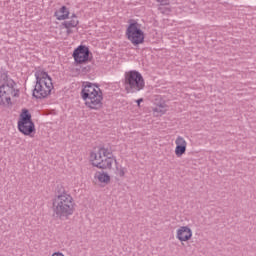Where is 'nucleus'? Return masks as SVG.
<instances>
[{
    "mask_svg": "<svg viewBox=\"0 0 256 256\" xmlns=\"http://www.w3.org/2000/svg\"><path fill=\"white\" fill-rule=\"evenodd\" d=\"M54 217L58 219H69L75 213V201L73 196L67 193L63 186H57L56 195L52 200Z\"/></svg>",
    "mask_w": 256,
    "mask_h": 256,
    "instance_id": "1",
    "label": "nucleus"
},
{
    "mask_svg": "<svg viewBox=\"0 0 256 256\" xmlns=\"http://www.w3.org/2000/svg\"><path fill=\"white\" fill-rule=\"evenodd\" d=\"M92 165L98 169H111L113 163L116 165V174L119 177H125V168L118 166L117 159L113 156V151L109 148L102 147L98 152H92L90 155Z\"/></svg>",
    "mask_w": 256,
    "mask_h": 256,
    "instance_id": "2",
    "label": "nucleus"
},
{
    "mask_svg": "<svg viewBox=\"0 0 256 256\" xmlns=\"http://www.w3.org/2000/svg\"><path fill=\"white\" fill-rule=\"evenodd\" d=\"M80 95L89 109L97 111L103 107V91L98 85L91 82L84 83Z\"/></svg>",
    "mask_w": 256,
    "mask_h": 256,
    "instance_id": "3",
    "label": "nucleus"
},
{
    "mask_svg": "<svg viewBox=\"0 0 256 256\" xmlns=\"http://www.w3.org/2000/svg\"><path fill=\"white\" fill-rule=\"evenodd\" d=\"M17 83L10 78L9 72H0V105L2 107H9L12 105L11 97H19V90L15 89Z\"/></svg>",
    "mask_w": 256,
    "mask_h": 256,
    "instance_id": "4",
    "label": "nucleus"
},
{
    "mask_svg": "<svg viewBox=\"0 0 256 256\" xmlns=\"http://www.w3.org/2000/svg\"><path fill=\"white\" fill-rule=\"evenodd\" d=\"M34 75L36 84L32 96L35 99H47L48 95H51V91H53V79L43 70H37Z\"/></svg>",
    "mask_w": 256,
    "mask_h": 256,
    "instance_id": "5",
    "label": "nucleus"
},
{
    "mask_svg": "<svg viewBox=\"0 0 256 256\" xmlns=\"http://www.w3.org/2000/svg\"><path fill=\"white\" fill-rule=\"evenodd\" d=\"M124 88L126 93H139L145 89V79L143 75L136 70H130L125 73Z\"/></svg>",
    "mask_w": 256,
    "mask_h": 256,
    "instance_id": "6",
    "label": "nucleus"
},
{
    "mask_svg": "<svg viewBox=\"0 0 256 256\" xmlns=\"http://www.w3.org/2000/svg\"><path fill=\"white\" fill-rule=\"evenodd\" d=\"M18 131L28 137H33L35 133V123L31 119V113L28 109H23L18 121Z\"/></svg>",
    "mask_w": 256,
    "mask_h": 256,
    "instance_id": "7",
    "label": "nucleus"
},
{
    "mask_svg": "<svg viewBox=\"0 0 256 256\" xmlns=\"http://www.w3.org/2000/svg\"><path fill=\"white\" fill-rule=\"evenodd\" d=\"M126 37L132 45H141L145 42V33L141 30V26L137 22H132L126 29Z\"/></svg>",
    "mask_w": 256,
    "mask_h": 256,
    "instance_id": "8",
    "label": "nucleus"
},
{
    "mask_svg": "<svg viewBox=\"0 0 256 256\" xmlns=\"http://www.w3.org/2000/svg\"><path fill=\"white\" fill-rule=\"evenodd\" d=\"M89 55H91V51L85 45L78 46L73 52L74 60L78 65L87 63L89 61Z\"/></svg>",
    "mask_w": 256,
    "mask_h": 256,
    "instance_id": "9",
    "label": "nucleus"
},
{
    "mask_svg": "<svg viewBox=\"0 0 256 256\" xmlns=\"http://www.w3.org/2000/svg\"><path fill=\"white\" fill-rule=\"evenodd\" d=\"M175 143V155L177 157H183V155H185V152L187 151V141H185L184 137L178 136L175 140Z\"/></svg>",
    "mask_w": 256,
    "mask_h": 256,
    "instance_id": "10",
    "label": "nucleus"
},
{
    "mask_svg": "<svg viewBox=\"0 0 256 256\" xmlns=\"http://www.w3.org/2000/svg\"><path fill=\"white\" fill-rule=\"evenodd\" d=\"M176 237L178 240H180L181 242L183 241H189V239H191L193 237V231L191 230V228H189L188 226H181L178 230H177V234Z\"/></svg>",
    "mask_w": 256,
    "mask_h": 256,
    "instance_id": "11",
    "label": "nucleus"
},
{
    "mask_svg": "<svg viewBox=\"0 0 256 256\" xmlns=\"http://www.w3.org/2000/svg\"><path fill=\"white\" fill-rule=\"evenodd\" d=\"M54 17L58 21H65V19H69V10H67V6H62L58 11L54 13Z\"/></svg>",
    "mask_w": 256,
    "mask_h": 256,
    "instance_id": "12",
    "label": "nucleus"
},
{
    "mask_svg": "<svg viewBox=\"0 0 256 256\" xmlns=\"http://www.w3.org/2000/svg\"><path fill=\"white\" fill-rule=\"evenodd\" d=\"M95 179H98V181L100 183H109V181H111V177L108 176L107 173H104V172H97L95 174Z\"/></svg>",
    "mask_w": 256,
    "mask_h": 256,
    "instance_id": "13",
    "label": "nucleus"
},
{
    "mask_svg": "<svg viewBox=\"0 0 256 256\" xmlns=\"http://www.w3.org/2000/svg\"><path fill=\"white\" fill-rule=\"evenodd\" d=\"M62 25L65 29H73L79 25V20L71 19L70 21H64Z\"/></svg>",
    "mask_w": 256,
    "mask_h": 256,
    "instance_id": "14",
    "label": "nucleus"
},
{
    "mask_svg": "<svg viewBox=\"0 0 256 256\" xmlns=\"http://www.w3.org/2000/svg\"><path fill=\"white\" fill-rule=\"evenodd\" d=\"M154 113H158V115H165L167 113V105L160 104L154 108Z\"/></svg>",
    "mask_w": 256,
    "mask_h": 256,
    "instance_id": "15",
    "label": "nucleus"
},
{
    "mask_svg": "<svg viewBox=\"0 0 256 256\" xmlns=\"http://www.w3.org/2000/svg\"><path fill=\"white\" fill-rule=\"evenodd\" d=\"M157 3H159V7H167L171 5V0H156Z\"/></svg>",
    "mask_w": 256,
    "mask_h": 256,
    "instance_id": "16",
    "label": "nucleus"
},
{
    "mask_svg": "<svg viewBox=\"0 0 256 256\" xmlns=\"http://www.w3.org/2000/svg\"><path fill=\"white\" fill-rule=\"evenodd\" d=\"M158 11H160V13H162L163 15H167V13L171 11V8L158 6Z\"/></svg>",
    "mask_w": 256,
    "mask_h": 256,
    "instance_id": "17",
    "label": "nucleus"
},
{
    "mask_svg": "<svg viewBox=\"0 0 256 256\" xmlns=\"http://www.w3.org/2000/svg\"><path fill=\"white\" fill-rule=\"evenodd\" d=\"M136 103L139 107L141 105V103H143V98H140V99L136 100Z\"/></svg>",
    "mask_w": 256,
    "mask_h": 256,
    "instance_id": "18",
    "label": "nucleus"
},
{
    "mask_svg": "<svg viewBox=\"0 0 256 256\" xmlns=\"http://www.w3.org/2000/svg\"><path fill=\"white\" fill-rule=\"evenodd\" d=\"M66 29H67L66 31L67 35H71V33H73V30H71V28H66Z\"/></svg>",
    "mask_w": 256,
    "mask_h": 256,
    "instance_id": "19",
    "label": "nucleus"
},
{
    "mask_svg": "<svg viewBox=\"0 0 256 256\" xmlns=\"http://www.w3.org/2000/svg\"><path fill=\"white\" fill-rule=\"evenodd\" d=\"M71 19H77V14H72Z\"/></svg>",
    "mask_w": 256,
    "mask_h": 256,
    "instance_id": "20",
    "label": "nucleus"
}]
</instances>
